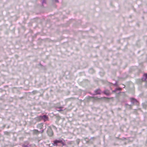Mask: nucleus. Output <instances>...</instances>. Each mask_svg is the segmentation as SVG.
<instances>
[{
	"instance_id": "obj_13",
	"label": "nucleus",
	"mask_w": 147,
	"mask_h": 147,
	"mask_svg": "<svg viewBox=\"0 0 147 147\" xmlns=\"http://www.w3.org/2000/svg\"><path fill=\"white\" fill-rule=\"evenodd\" d=\"M117 91V90H116L115 89V90H114L113 91V92H116Z\"/></svg>"
},
{
	"instance_id": "obj_16",
	"label": "nucleus",
	"mask_w": 147,
	"mask_h": 147,
	"mask_svg": "<svg viewBox=\"0 0 147 147\" xmlns=\"http://www.w3.org/2000/svg\"><path fill=\"white\" fill-rule=\"evenodd\" d=\"M62 147H67V146L66 145V146H63H63Z\"/></svg>"
},
{
	"instance_id": "obj_10",
	"label": "nucleus",
	"mask_w": 147,
	"mask_h": 147,
	"mask_svg": "<svg viewBox=\"0 0 147 147\" xmlns=\"http://www.w3.org/2000/svg\"><path fill=\"white\" fill-rule=\"evenodd\" d=\"M62 108L63 107H59L58 108L59 109L58 110V111H63Z\"/></svg>"
},
{
	"instance_id": "obj_1",
	"label": "nucleus",
	"mask_w": 147,
	"mask_h": 147,
	"mask_svg": "<svg viewBox=\"0 0 147 147\" xmlns=\"http://www.w3.org/2000/svg\"><path fill=\"white\" fill-rule=\"evenodd\" d=\"M63 139H61L59 140H56L53 141V145L54 146H57V144L59 143H61L64 146H66V144L63 142Z\"/></svg>"
},
{
	"instance_id": "obj_22",
	"label": "nucleus",
	"mask_w": 147,
	"mask_h": 147,
	"mask_svg": "<svg viewBox=\"0 0 147 147\" xmlns=\"http://www.w3.org/2000/svg\"><path fill=\"white\" fill-rule=\"evenodd\" d=\"M124 88L125 87V85H124Z\"/></svg>"
},
{
	"instance_id": "obj_15",
	"label": "nucleus",
	"mask_w": 147,
	"mask_h": 147,
	"mask_svg": "<svg viewBox=\"0 0 147 147\" xmlns=\"http://www.w3.org/2000/svg\"><path fill=\"white\" fill-rule=\"evenodd\" d=\"M55 1L56 2H59L58 0H55Z\"/></svg>"
},
{
	"instance_id": "obj_9",
	"label": "nucleus",
	"mask_w": 147,
	"mask_h": 147,
	"mask_svg": "<svg viewBox=\"0 0 147 147\" xmlns=\"http://www.w3.org/2000/svg\"><path fill=\"white\" fill-rule=\"evenodd\" d=\"M37 127L38 128H40V129H41L42 127V124H38L37 125Z\"/></svg>"
},
{
	"instance_id": "obj_11",
	"label": "nucleus",
	"mask_w": 147,
	"mask_h": 147,
	"mask_svg": "<svg viewBox=\"0 0 147 147\" xmlns=\"http://www.w3.org/2000/svg\"><path fill=\"white\" fill-rule=\"evenodd\" d=\"M48 134H49V135L50 136H52V135H53V132L52 131H51V134H49V133H48Z\"/></svg>"
},
{
	"instance_id": "obj_19",
	"label": "nucleus",
	"mask_w": 147,
	"mask_h": 147,
	"mask_svg": "<svg viewBox=\"0 0 147 147\" xmlns=\"http://www.w3.org/2000/svg\"><path fill=\"white\" fill-rule=\"evenodd\" d=\"M145 103L146 104V105L147 104V103L146 102Z\"/></svg>"
},
{
	"instance_id": "obj_20",
	"label": "nucleus",
	"mask_w": 147,
	"mask_h": 147,
	"mask_svg": "<svg viewBox=\"0 0 147 147\" xmlns=\"http://www.w3.org/2000/svg\"><path fill=\"white\" fill-rule=\"evenodd\" d=\"M44 2V1H43V3Z\"/></svg>"
},
{
	"instance_id": "obj_17",
	"label": "nucleus",
	"mask_w": 147,
	"mask_h": 147,
	"mask_svg": "<svg viewBox=\"0 0 147 147\" xmlns=\"http://www.w3.org/2000/svg\"><path fill=\"white\" fill-rule=\"evenodd\" d=\"M43 131V130H42L40 132L41 133H42Z\"/></svg>"
},
{
	"instance_id": "obj_12",
	"label": "nucleus",
	"mask_w": 147,
	"mask_h": 147,
	"mask_svg": "<svg viewBox=\"0 0 147 147\" xmlns=\"http://www.w3.org/2000/svg\"><path fill=\"white\" fill-rule=\"evenodd\" d=\"M117 91V90H121V88H117L115 89Z\"/></svg>"
},
{
	"instance_id": "obj_21",
	"label": "nucleus",
	"mask_w": 147,
	"mask_h": 147,
	"mask_svg": "<svg viewBox=\"0 0 147 147\" xmlns=\"http://www.w3.org/2000/svg\"><path fill=\"white\" fill-rule=\"evenodd\" d=\"M53 127H55V126H53Z\"/></svg>"
},
{
	"instance_id": "obj_6",
	"label": "nucleus",
	"mask_w": 147,
	"mask_h": 147,
	"mask_svg": "<svg viewBox=\"0 0 147 147\" xmlns=\"http://www.w3.org/2000/svg\"><path fill=\"white\" fill-rule=\"evenodd\" d=\"M33 131L34 133L36 134H38L39 132L38 130L36 129H34L33 130Z\"/></svg>"
},
{
	"instance_id": "obj_5",
	"label": "nucleus",
	"mask_w": 147,
	"mask_h": 147,
	"mask_svg": "<svg viewBox=\"0 0 147 147\" xmlns=\"http://www.w3.org/2000/svg\"><path fill=\"white\" fill-rule=\"evenodd\" d=\"M42 118L46 120L47 119V117L46 115H45L42 116Z\"/></svg>"
},
{
	"instance_id": "obj_7",
	"label": "nucleus",
	"mask_w": 147,
	"mask_h": 147,
	"mask_svg": "<svg viewBox=\"0 0 147 147\" xmlns=\"http://www.w3.org/2000/svg\"><path fill=\"white\" fill-rule=\"evenodd\" d=\"M125 105L127 108H129L130 109H131V106L130 105H129L127 104H126Z\"/></svg>"
},
{
	"instance_id": "obj_18",
	"label": "nucleus",
	"mask_w": 147,
	"mask_h": 147,
	"mask_svg": "<svg viewBox=\"0 0 147 147\" xmlns=\"http://www.w3.org/2000/svg\"><path fill=\"white\" fill-rule=\"evenodd\" d=\"M106 98V97H103L102 98Z\"/></svg>"
},
{
	"instance_id": "obj_8",
	"label": "nucleus",
	"mask_w": 147,
	"mask_h": 147,
	"mask_svg": "<svg viewBox=\"0 0 147 147\" xmlns=\"http://www.w3.org/2000/svg\"><path fill=\"white\" fill-rule=\"evenodd\" d=\"M144 76H145V78L144 79L143 78L142 80L143 81H145L146 80V79L147 78V74H144Z\"/></svg>"
},
{
	"instance_id": "obj_14",
	"label": "nucleus",
	"mask_w": 147,
	"mask_h": 147,
	"mask_svg": "<svg viewBox=\"0 0 147 147\" xmlns=\"http://www.w3.org/2000/svg\"><path fill=\"white\" fill-rule=\"evenodd\" d=\"M23 146H24V147H28L27 145H24Z\"/></svg>"
},
{
	"instance_id": "obj_3",
	"label": "nucleus",
	"mask_w": 147,
	"mask_h": 147,
	"mask_svg": "<svg viewBox=\"0 0 147 147\" xmlns=\"http://www.w3.org/2000/svg\"><path fill=\"white\" fill-rule=\"evenodd\" d=\"M103 93L107 95H109L110 94L109 90H105L103 92Z\"/></svg>"
},
{
	"instance_id": "obj_2",
	"label": "nucleus",
	"mask_w": 147,
	"mask_h": 147,
	"mask_svg": "<svg viewBox=\"0 0 147 147\" xmlns=\"http://www.w3.org/2000/svg\"><path fill=\"white\" fill-rule=\"evenodd\" d=\"M131 102V103L133 104L134 105H138V102L137 100L135 98H130Z\"/></svg>"
},
{
	"instance_id": "obj_4",
	"label": "nucleus",
	"mask_w": 147,
	"mask_h": 147,
	"mask_svg": "<svg viewBox=\"0 0 147 147\" xmlns=\"http://www.w3.org/2000/svg\"><path fill=\"white\" fill-rule=\"evenodd\" d=\"M95 92L96 93V94H100L101 92V91L100 89H97L95 91Z\"/></svg>"
}]
</instances>
